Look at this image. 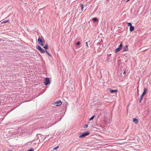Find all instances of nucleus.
Instances as JSON below:
<instances>
[{"label": "nucleus", "mask_w": 151, "mask_h": 151, "mask_svg": "<svg viewBox=\"0 0 151 151\" xmlns=\"http://www.w3.org/2000/svg\"><path fill=\"white\" fill-rule=\"evenodd\" d=\"M42 40L43 41V42H45V40H44L43 39Z\"/></svg>", "instance_id": "26"}, {"label": "nucleus", "mask_w": 151, "mask_h": 151, "mask_svg": "<svg viewBox=\"0 0 151 151\" xmlns=\"http://www.w3.org/2000/svg\"><path fill=\"white\" fill-rule=\"evenodd\" d=\"M129 0H127V1H126V2H127L128 1H129Z\"/></svg>", "instance_id": "28"}, {"label": "nucleus", "mask_w": 151, "mask_h": 151, "mask_svg": "<svg viewBox=\"0 0 151 151\" xmlns=\"http://www.w3.org/2000/svg\"><path fill=\"white\" fill-rule=\"evenodd\" d=\"M36 49L39 51L41 53H45V50L43 49L39 45H37L36 46Z\"/></svg>", "instance_id": "1"}, {"label": "nucleus", "mask_w": 151, "mask_h": 151, "mask_svg": "<svg viewBox=\"0 0 151 151\" xmlns=\"http://www.w3.org/2000/svg\"><path fill=\"white\" fill-rule=\"evenodd\" d=\"M90 133V132L87 131L86 132H83L82 134H81L79 137V138H83L86 136H87Z\"/></svg>", "instance_id": "2"}, {"label": "nucleus", "mask_w": 151, "mask_h": 151, "mask_svg": "<svg viewBox=\"0 0 151 151\" xmlns=\"http://www.w3.org/2000/svg\"><path fill=\"white\" fill-rule=\"evenodd\" d=\"M128 50V45H126L123 48V51H127Z\"/></svg>", "instance_id": "8"}, {"label": "nucleus", "mask_w": 151, "mask_h": 151, "mask_svg": "<svg viewBox=\"0 0 151 151\" xmlns=\"http://www.w3.org/2000/svg\"><path fill=\"white\" fill-rule=\"evenodd\" d=\"M88 127V124H86L84 126V128H87Z\"/></svg>", "instance_id": "20"}, {"label": "nucleus", "mask_w": 151, "mask_h": 151, "mask_svg": "<svg viewBox=\"0 0 151 151\" xmlns=\"http://www.w3.org/2000/svg\"><path fill=\"white\" fill-rule=\"evenodd\" d=\"M76 45H79L80 44V42H78L76 43Z\"/></svg>", "instance_id": "22"}, {"label": "nucleus", "mask_w": 151, "mask_h": 151, "mask_svg": "<svg viewBox=\"0 0 151 151\" xmlns=\"http://www.w3.org/2000/svg\"><path fill=\"white\" fill-rule=\"evenodd\" d=\"M97 20V18L96 17H95L93 19V20L94 21L96 22Z\"/></svg>", "instance_id": "17"}, {"label": "nucleus", "mask_w": 151, "mask_h": 151, "mask_svg": "<svg viewBox=\"0 0 151 151\" xmlns=\"http://www.w3.org/2000/svg\"><path fill=\"white\" fill-rule=\"evenodd\" d=\"M133 122L136 124H137L138 122V120L137 119L134 118L133 119Z\"/></svg>", "instance_id": "9"}, {"label": "nucleus", "mask_w": 151, "mask_h": 151, "mask_svg": "<svg viewBox=\"0 0 151 151\" xmlns=\"http://www.w3.org/2000/svg\"><path fill=\"white\" fill-rule=\"evenodd\" d=\"M58 147H59L58 146L56 147L53 148V150H57Z\"/></svg>", "instance_id": "21"}, {"label": "nucleus", "mask_w": 151, "mask_h": 151, "mask_svg": "<svg viewBox=\"0 0 151 151\" xmlns=\"http://www.w3.org/2000/svg\"><path fill=\"white\" fill-rule=\"evenodd\" d=\"M81 10L82 11H83V4H81Z\"/></svg>", "instance_id": "18"}, {"label": "nucleus", "mask_w": 151, "mask_h": 151, "mask_svg": "<svg viewBox=\"0 0 151 151\" xmlns=\"http://www.w3.org/2000/svg\"><path fill=\"white\" fill-rule=\"evenodd\" d=\"M109 91L111 93H113L114 92H117L118 91L117 90H112L111 88L108 89Z\"/></svg>", "instance_id": "6"}, {"label": "nucleus", "mask_w": 151, "mask_h": 151, "mask_svg": "<svg viewBox=\"0 0 151 151\" xmlns=\"http://www.w3.org/2000/svg\"><path fill=\"white\" fill-rule=\"evenodd\" d=\"M125 73V71H124V72L123 74H124Z\"/></svg>", "instance_id": "27"}, {"label": "nucleus", "mask_w": 151, "mask_h": 151, "mask_svg": "<svg viewBox=\"0 0 151 151\" xmlns=\"http://www.w3.org/2000/svg\"><path fill=\"white\" fill-rule=\"evenodd\" d=\"M40 45H41L42 46H43L44 45V44L42 43H41L40 44Z\"/></svg>", "instance_id": "24"}, {"label": "nucleus", "mask_w": 151, "mask_h": 151, "mask_svg": "<svg viewBox=\"0 0 151 151\" xmlns=\"http://www.w3.org/2000/svg\"><path fill=\"white\" fill-rule=\"evenodd\" d=\"M86 44L87 46L88 47V42H86Z\"/></svg>", "instance_id": "25"}, {"label": "nucleus", "mask_w": 151, "mask_h": 151, "mask_svg": "<svg viewBox=\"0 0 151 151\" xmlns=\"http://www.w3.org/2000/svg\"><path fill=\"white\" fill-rule=\"evenodd\" d=\"M127 24H128V26H130H130H132V24L130 23H127Z\"/></svg>", "instance_id": "19"}, {"label": "nucleus", "mask_w": 151, "mask_h": 151, "mask_svg": "<svg viewBox=\"0 0 151 151\" xmlns=\"http://www.w3.org/2000/svg\"><path fill=\"white\" fill-rule=\"evenodd\" d=\"M95 117V115H93V116H92L89 119V120L90 121H91V120H93V118H94Z\"/></svg>", "instance_id": "16"}, {"label": "nucleus", "mask_w": 151, "mask_h": 151, "mask_svg": "<svg viewBox=\"0 0 151 151\" xmlns=\"http://www.w3.org/2000/svg\"><path fill=\"white\" fill-rule=\"evenodd\" d=\"M147 91V89L146 88H145L144 89V92H143L142 94L144 96L146 94Z\"/></svg>", "instance_id": "10"}, {"label": "nucleus", "mask_w": 151, "mask_h": 151, "mask_svg": "<svg viewBox=\"0 0 151 151\" xmlns=\"http://www.w3.org/2000/svg\"><path fill=\"white\" fill-rule=\"evenodd\" d=\"M9 21V20H4L3 21L1 22V24H5L6 23H7Z\"/></svg>", "instance_id": "13"}, {"label": "nucleus", "mask_w": 151, "mask_h": 151, "mask_svg": "<svg viewBox=\"0 0 151 151\" xmlns=\"http://www.w3.org/2000/svg\"><path fill=\"white\" fill-rule=\"evenodd\" d=\"M37 41L38 43L40 44L41 43H42L43 42L42 40V39L40 37H38Z\"/></svg>", "instance_id": "7"}, {"label": "nucleus", "mask_w": 151, "mask_h": 151, "mask_svg": "<svg viewBox=\"0 0 151 151\" xmlns=\"http://www.w3.org/2000/svg\"><path fill=\"white\" fill-rule=\"evenodd\" d=\"M108 0H107V1H108Z\"/></svg>", "instance_id": "29"}, {"label": "nucleus", "mask_w": 151, "mask_h": 151, "mask_svg": "<svg viewBox=\"0 0 151 151\" xmlns=\"http://www.w3.org/2000/svg\"><path fill=\"white\" fill-rule=\"evenodd\" d=\"M122 47H123V45H122V42H121L119 46V47L116 48L115 49V52L117 53V52H119L122 49Z\"/></svg>", "instance_id": "4"}, {"label": "nucleus", "mask_w": 151, "mask_h": 151, "mask_svg": "<svg viewBox=\"0 0 151 151\" xmlns=\"http://www.w3.org/2000/svg\"><path fill=\"white\" fill-rule=\"evenodd\" d=\"M144 96V95H142H142L141 96V97H140V99L139 101V102L140 103L141 102V101H142V100L143 99Z\"/></svg>", "instance_id": "12"}, {"label": "nucleus", "mask_w": 151, "mask_h": 151, "mask_svg": "<svg viewBox=\"0 0 151 151\" xmlns=\"http://www.w3.org/2000/svg\"><path fill=\"white\" fill-rule=\"evenodd\" d=\"M46 53L50 57H51V55L49 53V52L47 51V50H45Z\"/></svg>", "instance_id": "15"}, {"label": "nucleus", "mask_w": 151, "mask_h": 151, "mask_svg": "<svg viewBox=\"0 0 151 151\" xmlns=\"http://www.w3.org/2000/svg\"><path fill=\"white\" fill-rule=\"evenodd\" d=\"M129 29L130 31H133L134 29V27L132 26V25L130 26V27Z\"/></svg>", "instance_id": "11"}, {"label": "nucleus", "mask_w": 151, "mask_h": 151, "mask_svg": "<svg viewBox=\"0 0 151 151\" xmlns=\"http://www.w3.org/2000/svg\"><path fill=\"white\" fill-rule=\"evenodd\" d=\"M54 105H56V106H59L62 104V102L60 100H59L57 102L54 103Z\"/></svg>", "instance_id": "5"}, {"label": "nucleus", "mask_w": 151, "mask_h": 151, "mask_svg": "<svg viewBox=\"0 0 151 151\" xmlns=\"http://www.w3.org/2000/svg\"><path fill=\"white\" fill-rule=\"evenodd\" d=\"M43 48L45 49V50L48 49V45L47 44L45 45L43 47Z\"/></svg>", "instance_id": "14"}, {"label": "nucleus", "mask_w": 151, "mask_h": 151, "mask_svg": "<svg viewBox=\"0 0 151 151\" xmlns=\"http://www.w3.org/2000/svg\"><path fill=\"white\" fill-rule=\"evenodd\" d=\"M27 151H34V150L33 149H30L28 150Z\"/></svg>", "instance_id": "23"}, {"label": "nucleus", "mask_w": 151, "mask_h": 151, "mask_svg": "<svg viewBox=\"0 0 151 151\" xmlns=\"http://www.w3.org/2000/svg\"><path fill=\"white\" fill-rule=\"evenodd\" d=\"M43 83L45 85H47L48 84H49L50 83V81L49 78H45Z\"/></svg>", "instance_id": "3"}]
</instances>
